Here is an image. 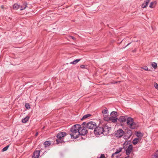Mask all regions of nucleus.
Segmentation results:
<instances>
[{"label":"nucleus","instance_id":"ddd939ff","mask_svg":"<svg viewBox=\"0 0 158 158\" xmlns=\"http://www.w3.org/2000/svg\"><path fill=\"white\" fill-rule=\"evenodd\" d=\"M127 118L126 116H121L118 119V120L120 122H125L127 120Z\"/></svg>","mask_w":158,"mask_h":158},{"label":"nucleus","instance_id":"c85d7f7f","mask_svg":"<svg viewBox=\"0 0 158 158\" xmlns=\"http://www.w3.org/2000/svg\"><path fill=\"white\" fill-rule=\"evenodd\" d=\"M137 133V136L138 137H142L143 136V135H142V134L140 132H138Z\"/></svg>","mask_w":158,"mask_h":158},{"label":"nucleus","instance_id":"a878e982","mask_svg":"<svg viewBox=\"0 0 158 158\" xmlns=\"http://www.w3.org/2000/svg\"><path fill=\"white\" fill-rule=\"evenodd\" d=\"M102 113L104 115L107 114L108 113L107 109L106 108L105 109L102 111Z\"/></svg>","mask_w":158,"mask_h":158},{"label":"nucleus","instance_id":"5701e85b","mask_svg":"<svg viewBox=\"0 0 158 158\" xmlns=\"http://www.w3.org/2000/svg\"><path fill=\"white\" fill-rule=\"evenodd\" d=\"M91 115L90 114H85L84 115L83 117L81 119V120H82L83 119L87 118L88 117H89Z\"/></svg>","mask_w":158,"mask_h":158},{"label":"nucleus","instance_id":"cd10ccee","mask_svg":"<svg viewBox=\"0 0 158 158\" xmlns=\"http://www.w3.org/2000/svg\"><path fill=\"white\" fill-rule=\"evenodd\" d=\"M25 107L27 109H30V106L29 103H27L25 104Z\"/></svg>","mask_w":158,"mask_h":158},{"label":"nucleus","instance_id":"f704fd0d","mask_svg":"<svg viewBox=\"0 0 158 158\" xmlns=\"http://www.w3.org/2000/svg\"><path fill=\"white\" fill-rule=\"evenodd\" d=\"M131 43V42H130L129 43H128L123 48H125L126 47H127Z\"/></svg>","mask_w":158,"mask_h":158},{"label":"nucleus","instance_id":"20e7f679","mask_svg":"<svg viewBox=\"0 0 158 158\" xmlns=\"http://www.w3.org/2000/svg\"><path fill=\"white\" fill-rule=\"evenodd\" d=\"M103 130V133L104 135H107L111 129V127L109 126V124L107 123L102 127Z\"/></svg>","mask_w":158,"mask_h":158},{"label":"nucleus","instance_id":"aec40b11","mask_svg":"<svg viewBox=\"0 0 158 158\" xmlns=\"http://www.w3.org/2000/svg\"><path fill=\"white\" fill-rule=\"evenodd\" d=\"M27 4L25 3L23 4V5L21 6L20 10H24L27 7Z\"/></svg>","mask_w":158,"mask_h":158},{"label":"nucleus","instance_id":"4be33fe9","mask_svg":"<svg viewBox=\"0 0 158 158\" xmlns=\"http://www.w3.org/2000/svg\"><path fill=\"white\" fill-rule=\"evenodd\" d=\"M20 7V6L18 4H15L13 5V8L14 9L17 10Z\"/></svg>","mask_w":158,"mask_h":158},{"label":"nucleus","instance_id":"dca6fc26","mask_svg":"<svg viewBox=\"0 0 158 158\" xmlns=\"http://www.w3.org/2000/svg\"><path fill=\"white\" fill-rule=\"evenodd\" d=\"M29 118V117L28 116H27L24 118L22 119V122L24 123H26L28 121Z\"/></svg>","mask_w":158,"mask_h":158},{"label":"nucleus","instance_id":"72a5a7b5","mask_svg":"<svg viewBox=\"0 0 158 158\" xmlns=\"http://www.w3.org/2000/svg\"><path fill=\"white\" fill-rule=\"evenodd\" d=\"M1 8L2 9H6V8H7L6 7H4V6L3 5H2L1 6Z\"/></svg>","mask_w":158,"mask_h":158},{"label":"nucleus","instance_id":"423d86ee","mask_svg":"<svg viewBox=\"0 0 158 158\" xmlns=\"http://www.w3.org/2000/svg\"><path fill=\"white\" fill-rule=\"evenodd\" d=\"M79 136L81 135H84L87 133V131L86 128L83 126L81 127L80 125V127L79 128Z\"/></svg>","mask_w":158,"mask_h":158},{"label":"nucleus","instance_id":"ea45409f","mask_svg":"<svg viewBox=\"0 0 158 158\" xmlns=\"http://www.w3.org/2000/svg\"><path fill=\"white\" fill-rule=\"evenodd\" d=\"M117 82H115V83H117Z\"/></svg>","mask_w":158,"mask_h":158},{"label":"nucleus","instance_id":"f3484780","mask_svg":"<svg viewBox=\"0 0 158 158\" xmlns=\"http://www.w3.org/2000/svg\"><path fill=\"white\" fill-rule=\"evenodd\" d=\"M151 158H158V150L152 156Z\"/></svg>","mask_w":158,"mask_h":158},{"label":"nucleus","instance_id":"473e14b6","mask_svg":"<svg viewBox=\"0 0 158 158\" xmlns=\"http://www.w3.org/2000/svg\"><path fill=\"white\" fill-rule=\"evenodd\" d=\"M100 158H105L104 154H102Z\"/></svg>","mask_w":158,"mask_h":158},{"label":"nucleus","instance_id":"9b49d317","mask_svg":"<svg viewBox=\"0 0 158 158\" xmlns=\"http://www.w3.org/2000/svg\"><path fill=\"white\" fill-rule=\"evenodd\" d=\"M123 149L122 148H119L116 149L115 152L112 154V158H113L115 156H116V155L121 152L122 151Z\"/></svg>","mask_w":158,"mask_h":158},{"label":"nucleus","instance_id":"f257e3e1","mask_svg":"<svg viewBox=\"0 0 158 158\" xmlns=\"http://www.w3.org/2000/svg\"><path fill=\"white\" fill-rule=\"evenodd\" d=\"M80 125L77 124L72 126L70 129V134L71 138L76 139L79 136V128Z\"/></svg>","mask_w":158,"mask_h":158},{"label":"nucleus","instance_id":"e433bc0d","mask_svg":"<svg viewBox=\"0 0 158 158\" xmlns=\"http://www.w3.org/2000/svg\"><path fill=\"white\" fill-rule=\"evenodd\" d=\"M38 132H37V133L35 134V136H37L38 135Z\"/></svg>","mask_w":158,"mask_h":158},{"label":"nucleus","instance_id":"1a4fd4ad","mask_svg":"<svg viewBox=\"0 0 158 158\" xmlns=\"http://www.w3.org/2000/svg\"><path fill=\"white\" fill-rule=\"evenodd\" d=\"M104 119L106 121H108V119H109L110 121H111L112 122L114 123H116L117 120L118 119L117 118V117H114L112 116L111 117H110L109 119H108V118H106V117H104Z\"/></svg>","mask_w":158,"mask_h":158},{"label":"nucleus","instance_id":"39448f33","mask_svg":"<svg viewBox=\"0 0 158 158\" xmlns=\"http://www.w3.org/2000/svg\"><path fill=\"white\" fill-rule=\"evenodd\" d=\"M103 129L102 127H96L94 131V133L96 135H100L103 133Z\"/></svg>","mask_w":158,"mask_h":158},{"label":"nucleus","instance_id":"c756f323","mask_svg":"<svg viewBox=\"0 0 158 158\" xmlns=\"http://www.w3.org/2000/svg\"><path fill=\"white\" fill-rule=\"evenodd\" d=\"M154 85L155 88L158 90V84L156 83H154Z\"/></svg>","mask_w":158,"mask_h":158},{"label":"nucleus","instance_id":"6ab92c4d","mask_svg":"<svg viewBox=\"0 0 158 158\" xmlns=\"http://www.w3.org/2000/svg\"><path fill=\"white\" fill-rule=\"evenodd\" d=\"M80 60V59H77L75 60H74L73 61L71 62L70 63V64H75L77 63H78Z\"/></svg>","mask_w":158,"mask_h":158},{"label":"nucleus","instance_id":"7ed1b4c3","mask_svg":"<svg viewBox=\"0 0 158 158\" xmlns=\"http://www.w3.org/2000/svg\"><path fill=\"white\" fill-rule=\"evenodd\" d=\"M66 135V133L65 132H61L59 133L57 135V139L56 141L57 143H61L63 140V137Z\"/></svg>","mask_w":158,"mask_h":158},{"label":"nucleus","instance_id":"a211bd4d","mask_svg":"<svg viewBox=\"0 0 158 158\" xmlns=\"http://www.w3.org/2000/svg\"><path fill=\"white\" fill-rule=\"evenodd\" d=\"M44 144V145L45 147L46 148L50 146L51 145V143L49 141H47L45 142Z\"/></svg>","mask_w":158,"mask_h":158},{"label":"nucleus","instance_id":"393cba45","mask_svg":"<svg viewBox=\"0 0 158 158\" xmlns=\"http://www.w3.org/2000/svg\"><path fill=\"white\" fill-rule=\"evenodd\" d=\"M152 66L155 69H156L157 67V64L155 62H153L152 64Z\"/></svg>","mask_w":158,"mask_h":158},{"label":"nucleus","instance_id":"f8f14e48","mask_svg":"<svg viewBox=\"0 0 158 158\" xmlns=\"http://www.w3.org/2000/svg\"><path fill=\"white\" fill-rule=\"evenodd\" d=\"M40 150L36 151L33 154L32 158H38L40 155Z\"/></svg>","mask_w":158,"mask_h":158},{"label":"nucleus","instance_id":"c9c22d12","mask_svg":"<svg viewBox=\"0 0 158 158\" xmlns=\"http://www.w3.org/2000/svg\"><path fill=\"white\" fill-rule=\"evenodd\" d=\"M80 67L81 68H85V66L84 65H81Z\"/></svg>","mask_w":158,"mask_h":158},{"label":"nucleus","instance_id":"4468645a","mask_svg":"<svg viewBox=\"0 0 158 158\" xmlns=\"http://www.w3.org/2000/svg\"><path fill=\"white\" fill-rule=\"evenodd\" d=\"M150 0H146L144 2V3L142 5V7L143 8H146L148 5V4Z\"/></svg>","mask_w":158,"mask_h":158},{"label":"nucleus","instance_id":"0eeeda50","mask_svg":"<svg viewBox=\"0 0 158 158\" xmlns=\"http://www.w3.org/2000/svg\"><path fill=\"white\" fill-rule=\"evenodd\" d=\"M87 127L90 129H95L96 127V123L93 122H90L87 124Z\"/></svg>","mask_w":158,"mask_h":158},{"label":"nucleus","instance_id":"f03ea898","mask_svg":"<svg viewBox=\"0 0 158 158\" xmlns=\"http://www.w3.org/2000/svg\"><path fill=\"white\" fill-rule=\"evenodd\" d=\"M127 123L128 127L131 129H135L136 127V124L134 122L133 119L131 118H127Z\"/></svg>","mask_w":158,"mask_h":158},{"label":"nucleus","instance_id":"2eb2a0df","mask_svg":"<svg viewBox=\"0 0 158 158\" xmlns=\"http://www.w3.org/2000/svg\"><path fill=\"white\" fill-rule=\"evenodd\" d=\"M156 2L154 1L151 2L149 6L150 8H153L156 6Z\"/></svg>","mask_w":158,"mask_h":158},{"label":"nucleus","instance_id":"6e6552de","mask_svg":"<svg viewBox=\"0 0 158 158\" xmlns=\"http://www.w3.org/2000/svg\"><path fill=\"white\" fill-rule=\"evenodd\" d=\"M124 133V131H123L121 129H119L115 132L114 135L117 137L120 138L123 136Z\"/></svg>","mask_w":158,"mask_h":158},{"label":"nucleus","instance_id":"58836bf2","mask_svg":"<svg viewBox=\"0 0 158 158\" xmlns=\"http://www.w3.org/2000/svg\"><path fill=\"white\" fill-rule=\"evenodd\" d=\"M135 51H136V50H135L134 51H133V52H135Z\"/></svg>","mask_w":158,"mask_h":158},{"label":"nucleus","instance_id":"9d476101","mask_svg":"<svg viewBox=\"0 0 158 158\" xmlns=\"http://www.w3.org/2000/svg\"><path fill=\"white\" fill-rule=\"evenodd\" d=\"M133 149V146L132 145H129L127 149L125 148L126 153L127 155L129 156L131 152Z\"/></svg>","mask_w":158,"mask_h":158},{"label":"nucleus","instance_id":"2f4dec72","mask_svg":"<svg viewBox=\"0 0 158 158\" xmlns=\"http://www.w3.org/2000/svg\"><path fill=\"white\" fill-rule=\"evenodd\" d=\"M69 38H70L72 39L73 40H75V38L74 37L72 36H69Z\"/></svg>","mask_w":158,"mask_h":158},{"label":"nucleus","instance_id":"b1692460","mask_svg":"<svg viewBox=\"0 0 158 158\" xmlns=\"http://www.w3.org/2000/svg\"><path fill=\"white\" fill-rule=\"evenodd\" d=\"M139 139L138 138H135V139L132 141V143L134 145L136 144L138 142V141L139 140Z\"/></svg>","mask_w":158,"mask_h":158},{"label":"nucleus","instance_id":"4c0bfd02","mask_svg":"<svg viewBox=\"0 0 158 158\" xmlns=\"http://www.w3.org/2000/svg\"><path fill=\"white\" fill-rule=\"evenodd\" d=\"M129 156H127L125 157V158H129Z\"/></svg>","mask_w":158,"mask_h":158},{"label":"nucleus","instance_id":"bb28decb","mask_svg":"<svg viewBox=\"0 0 158 158\" xmlns=\"http://www.w3.org/2000/svg\"><path fill=\"white\" fill-rule=\"evenodd\" d=\"M9 146L8 145L6 147H4V148H3L2 149V151L4 152V151H6L7 150L8 148H9Z\"/></svg>","mask_w":158,"mask_h":158},{"label":"nucleus","instance_id":"412c9836","mask_svg":"<svg viewBox=\"0 0 158 158\" xmlns=\"http://www.w3.org/2000/svg\"><path fill=\"white\" fill-rule=\"evenodd\" d=\"M117 112L112 111L111 112L110 115H111V116H113L114 117H116L117 116Z\"/></svg>","mask_w":158,"mask_h":158},{"label":"nucleus","instance_id":"7c9ffc66","mask_svg":"<svg viewBox=\"0 0 158 158\" xmlns=\"http://www.w3.org/2000/svg\"><path fill=\"white\" fill-rule=\"evenodd\" d=\"M142 69H143L145 70H146V71L148 70V67L146 66L143 67Z\"/></svg>","mask_w":158,"mask_h":158}]
</instances>
